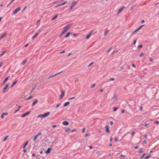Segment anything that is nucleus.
<instances>
[{"instance_id":"nucleus-1","label":"nucleus","mask_w":159,"mask_h":159,"mask_svg":"<svg viewBox=\"0 0 159 159\" xmlns=\"http://www.w3.org/2000/svg\"><path fill=\"white\" fill-rule=\"evenodd\" d=\"M78 3V1H72L69 7V10L71 11L75 9Z\"/></svg>"},{"instance_id":"nucleus-2","label":"nucleus","mask_w":159,"mask_h":159,"mask_svg":"<svg viewBox=\"0 0 159 159\" xmlns=\"http://www.w3.org/2000/svg\"><path fill=\"white\" fill-rule=\"evenodd\" d=\"M71 25V24H68L64 27L63 28V30L62 32L60 34V36H61L64 34L66 33L69 30L70 26Z\"/></svg>"},{"instance_id":"nucleus-3","label":"nucleus","mask_w":159,"mask_h":159,"mask_svg":"<svg viewBox=\"0 0 159 159\" xmlns=\"http://www.w3.org/2000/svg\"><path fill=\"white\" fill-rule=\"evenodd\" d=\"M50 113L49 112H47L43 114H40L38 116V118H44L47 117L50 115Z\"/></svg>"},{"instance_id":"nucleus-4","label":"nucleus","mask_w":159,"mask_h":159,"mask_svg":"<svg viewBox=\"0 0 159 159\" xmlns=\"http://www.w3.org/2000/svg\"><path fill=\"white\" fill-rule=\"evenodd\" d=\"M144 25H142L139 27L135 31H134L132 32V34L133 35H134L135 34L137 31H138Z\"/></svg>"},{"instance_id":"nucleus-5","label":"nucleus","mask_w":159,"mask_h":159,"mask_svg":"<svg viewBox=\"0 0 159 159\" xmlns=\"http://www.w3.org/2000/svg\"><path fill=\"white\" fill-rule=\"evenodd\" d=\"M9 85V84H7L5 87L3 88L2 93H6L7 92V89H8V86Z\"/></svg>"},{"instance_id":"nucleus-6","label":"nucleus","mask_w":159,"mask_h":159,"mask_svg":"<svg viewBox=\"0 0 159 159\" xmlns=\"http://www.w3.org/2000/svg\"><path fill=\"white\" fill-rule=\"evenodd\" d=\"M20 9L21 8L20 7H19L13 11L12 12L13 15H16L19 11L20 10Z\"/></svg>"},{"instance_id":"nucleus-7","label":"nucleus","mask_w":159,"mask_h":159,"mask_svg":"<svg viewBox=\"0 0 159 159\" xmlns=\"http://www.w3.org/2000/svg\"><path fill=\"white\" fill-rule=\"evenodd\" d=\"M51 148H48L46 151H45V153L47 154H48L51 152Z\"/></svg>"},{"instance_id":"nucleus-8","label":"nucleus","mask_w":159,"mask_h":159,"mask_svg":"<svg viewBox=\"0 0 159 159\" xmlns=\"http://www.w3.org/2000/svg\"><path fill=\"white\" fill-rule=\"evenodd\" d=\"M61 94L60 95V99H61L64 96L65 92L64 91H61Z\"/></svg>"},{"instance_id":"nucleus-9","label":"nucleus","mask_w":159,"mask_h":159,"mask_svg":"<svg viewBox=\"0 0 159 159\" xmlns=\"http://www.w3.org/2000/svg\"><path fill=\"white\" fill-rule=\"evenodd\" d=\"M105 128L106 133L108 134H109L110 133V131L108 126L107 125L106 126Z\"/></svg>"},{"instance_id":"nucleus-10","label":"nucleus","mask_w":159,"mask_h":159,"mask_svg":"<svg viewBox=\"0 0 159 159\" xmlns=\"http://www.w3.org/2000/svg\"><path fill=\"white\" fill-rule=\"evenodd\" d=\"M124 8V7H122V8H121L120 9H119L117 11V15H118L121 12H122V11H123Z\"/></svg>"},{"instance_id":"nucleus-11","label":"nucleus","mask_w":159,"mask_h":159,"mask_svg":"<svg viewBox=\"0 0 159 159\" xmlns=\"http://www.w3.org/2000/svg\"><path fill=\"white\" fill-rule=\"evenodd\" d=\"M62 123L63 125L65 126L68 125L69 124V122L67 121L66 120L63 121Z\"/></svg>"},{"instance_id":"nucleus-12","label":"nucleus","mask_w":159,"mask_h":159,"mask_svg":"<svg viewBox=\"0 0 159 159\" xmlns=\"http://www.w3.org/2000/svg\"><path fill=\"white\" fill-rule=\"evenodd\" d=\"M92 32H91L89 33L85 37L86 39H88L92 34Z\"/></svg>"},{"instance_id":"nucleus-13","label":"nucleus","mask_w":159,"mask_h":159,"mask_svg":"<svg viewBox=\"0 0 159 159\" xmlns=\"http://www.w3.org/2000/svg\"><path fill=\"white\" fill-rule=\"evenodd\" d=\"M30 113V112L29 111H28V112L22 114L21 116L23 117H25L26 116L29 115Z\"/></svg>"},{"instance_id":"nucleus-14","label":"nucleus","mask_w":159,"mask_h":159,"mask_svg":"<svg viewBox=\"0 0 159 159\" xmlns=\"http://www.w3.org/2000/svg\"><path fill=\"white\" fill-rule=\"evenodd\" d=\"M118 98V96L116 95H114L112 98V99L114 101H116L117 100Z\"/></svg>"},{"instance_id":"nucleus-15","label":"nucleus","mask_w":159,"mask_h":159,"mask_svg":"<svg viewBox=\"0 0 159 159\" xmlns=\"http://www.w3.org/2000/svg\"><path fill=\"white\" fill-rule=\"evenodd\" d=\"M61 73V72H60L57 73V74H56L53 75H51L48 78L49 79V78H51L52 77H54V76H56V75L59 74Z\"/></svg>"},{"instance_id":"nucleus-16","label":"nucleus","mask_w":159,"mask_h":159,"mask_svg":"<svg viewBox=\"0 0 159 159\" xmlns=\"http://www.w3.org/2000/svg\"><path fill=\"white\" fill-rule=\"evenodd\" d=\"M67 2L66 1H65L63 3H62V4H60L58 6H56L55 7H59V6H63Z\"/></svg>"},{"instance_id":"nucleus-17","label":"nucleus","mask_w":159,"mask_h":159,"mask_svg":"<svg viewBox=\"0 0 159 159\" xmlns=\"http://www.w3.org/2000/svg\"><path fill=\"white\" fill-rule=\"evenodd\" d=\"M38 35V33H35V34L32 37V39H34Z\"/></svg>"},{"instance_id":"nucleus-18","label":"nucleus","mask_w":159,"mask_h":159,"mask_svg":"<svg viewBox=\"0 0 159 159\" xmlns=\"http://www.w3.org/2000/svg\"><path fill=\"white\" fill-rule=\"evenodd\" d=\"M40 21V20H38L36 22V25H37L38 27L39 26V25Z\"/></svg>"},{"instance_id":"nucleus-19","label":"nucleus","mask_w":159,"mask_h":159,"mask_svg":"<svg viewBox=\"0 0 159 159\" xmlns=\"http://www.w3.org/2000/svg\"><path fill=\"white\" fill-rule=\"evenodd\" d=\"M70 104V102H66L64 104V107H66L68 106Z\"/></svg>"},{"instance_id":"nucleus-20","label":"nucleus","mask_w":159,"mask_h":159,"mask_svg":"<svg viewBox=\"0 0 159 159\" xmlns=\"http://www.w3.org/2000/svg\"><path fill=\"white\" fill-rule=\"evenodd\" d=\"M70 34H71V33L70 32H68V33L65 36V38H68V37H69V36H70Z\"/></svg>"},{"instance_id":"nucleus-21","label":"nucleus","mask_w":159,"mask_h":159,"mask_svg":"<svg viewBox=\"0 0 159 159\" xmlns=\"http://www.w3.org/2000/svg\"><path fill=\"white\" fill-rule=\"evenodd\" d=\"M9 79V77H6L4 80L3 82V84H4L5 83V82L7 81V80L8 79Z\"/></svg>"},{"instance_id":"nucleus-22","label":"nucleus","mask_w":159,"mask_h":159,"mask_svg":"<svg viewBox=\"0 0 159 159\" xmlns=\"http://www.w3.org/2000/svg\"><path fill=\"white\" fill-rule=\"evenodd\" d=\"M38 101V100L37 99H36L35 101L33 102V103L32 104V105L33 106H34V105H35L37 103Z\"/></svg>"},{"instance_id":"nucleus-23","label":"nucleus","mask_w":159,"mask_h":159,"mask_svg":"<svg viewBox=\"0 0 159 159\" xmlns=\"http://www.w3.org/2000/svg\"><path fill=\"white\" fill-rule=\"evenodd\" d=\"M96 154L97 155H100L101 154V152L100 151H97L96 152Z\"/></svg>"},{"instance_id":"nucleus-24","label":"nucleus","mask_w":159,"mask_h":159,"mask_svg":"<svg viewBox=\"0 0 159 159\" xmlns=\"http://www.w3.org/2000/svg\"><path fill=\"white\" fill-rule=\"evenodd\" d=\"M80 35V34L79 33L76 34L74 33L73 34V35L74 37H76Z\"/></svg>"},{"instance_id":"nucleus-25","label":"nucleus","mask_w":159,"mask_h":159,"mask_svg":"<svg viewBox=\"0 0 159 159\" xmlns=\"http://www.w3.org/2000/svg\"><path fill=\"white\" fill-rule=\"evenodd\" d=\"M70 131V129L69 128H67L65 129V132H68Z\"/></svg>"},{"instance_id":"nucleus-26","label":"nucleus","mask_w":159,"mask_h":159,"mask_svg":"<svg viewBox=\"0 0 159 159\" xmlns=\"http://www.w3.org/2000/svg\"><path fill=\"white\" fill-rule=\"evenodd\" d=\"M112 47L111 46L110 47L109 49H108V50L107 51V53H108L110 51V50H111V49L112 48Z\"/></svg>"},{"instance_id":"nucleus-27","label":"nucleus","mask_w":159,"mask_h":159,"mask_svg":"<svg viewBox=\"0 0 159 159\" xmlns=\"http://www.w3.org/2000/svg\"><path fill=\"white\" fill-rule=\"evenodd\" d=\"M17 82V81L16 80L14 81V82L11 85V87H12L14 85H15L16 83Z\"/></svg>"},{"instance_id":"nucleus-28","label":"nucleus","mask_w":159,"mask_h":159,"mask_svg":"<svg viewBox=\"0 0 159 159\" xmlns=\"http://www.w3.org/2000/svg\"><path fill=\"white\" fill-rule=\"evenodd\" d=\"M28 142V141H27L25 143V144L23 147V148L24 149L25 148V146L27 145Z\"/></svg>"},{"instance_id":"nucleus-29","label":"nucleus","mask_w":159,"mask_h":159,"mask_svg":"<svg viewBox=\"0 0 159 159\" xmlns=\"http://www.w3.org/2000/svg\"><path fill=\"white\" fill-rule=\"evenodd\" d=\"M58 16L57 15H55V16L53 17L52 19V20H55V19H56L57 17Z\"/></svg>"},{"instance_id":"nucleus-30","label":"nucleus","mask_w":159,"mask_h":159,"mask_svg":"<svg viewBox=\"0 0 159 159\" xmlns=\"http://www.w3.org/2000/svg\"><path fill=\"white\" fill-rule=\"evenodd\" d=\"M27 61L26 60H24V61H23L22 63H21V64L22 65H24V64H25L26 62Z\"/></svg>"},{"instance_id":"nucleus-31","label":"nucleus","mask_w":159,"mask_h":159,"mask_svg":"<svg viewBox=\"0 0 159 159\" xmlns=\"http://www.w3.org/2000/svg\"><path fill=\"white\" fill-rule=\"evenodd\" d=\"M38 136L36 135L34 137V139H33V140L34 141H35L36 140V139H37V138H38Z\"/></svg>"},{"instance_id":"nucleus-32","label":"nucleus","mask_w":159,"mask_h":159,"mask_svg":"<svg viewBox=\"0 0 159 159\" xmlns=\"http://www.w3.org/2000/svg\"><path fill=\"white\" fill-rule=\"evenodd\" d=\"M6 35V34H4V35H2L0 37V39H2V38H4Z\"/></svg>"},{"instance_id":"nucleus-33","label":"nucleus","mask_w":159,"mask_h":159,"mask_svg":"<svg viewBox=\"0 0 159 159\" xmlns=\"http://www.w3.org/2000/svg\"><path fill=\"white\" fill-rule=\"evenodd\" d=\"M144 55V53L143 52H142L139 54V57H142Z\"/></svg>"},{"instance_id":"nucleus-34","label":"nucleus","mask_w":159,"mask_h":159,"mask_svg":"<svg viewBox=\"0 0 159 159\" xmlns=\"http://www.w3.org/2000/svg\"><path fill=\"white\" fill-rule=\"evenodd\" d=\"M42 134V133L41 132H39L36 135H37L38 137L39 136L41 135Z\"/></svg>"},{"instance_id":"nucleus-35","label":"nucleus","mask_w":159,"mask_h":159,"mask_svg":"<svg viewBox=\"0 0 159 159\" xmlns=\"http://www.w3.org/2000/svg\"><path fill=\"white\" fill-rule=\"evenodd\" d=\"M33 97V96H30V97H29V98H27L26 99V100H29V99H30L31 98H32Z\"/></svg>"},{"instance_id":"nucleus-36","label":"nucleus","mask_w":159,"mask_h":159,"mask_svg":"<svg viewBox=\"0 0 159 159\" xmlns=\"http://www.w3.org/2000/svg\"><path fill=\"white\" fill-rule=\"evenodd\" d=\"M150 157V155H149L146 157L145 159H148Z\"/></svg>"},{"instance_id":"nucleus-37","label":"nucleus","mask_w":159,"mask_h":159,"mask_svg":"<svg viewBox=\"0 0 159 159\" xmlns=\"http://www.w3.org/2000/svg\"><path fill=\"white\" fill-rule=\"evenodd\" d=\"M7 137H8V136H6L5 138L3 139V141H5L7 140Z\"/></svg>"},{"instance_id":"nucleus-38","label":"nucleus","mask_w":159,"mask_h":159,"mask_svg":"<svg viewBox=\"0 0 159 159\" xmlns=\"http://www.w3.org/2000/svg\"><path fill=\"white\" fill-rule=\"evenodd\" d=\"M61 105V104H58L57 105H56V107L57 108V107H59Z\"/></svg>"},{"instance_id":"nucleus-39","label":"nucleus","mask_w":159,"mask_h":159,"mask_svg":"<svg viewBox=\"0 0 159 159\" xmlns=\"http://www.w3.org/2000/svg\"><path fill=\"white\" fill-rule=\"evenodd\" d=\"M2 114L4 116V115L7 116L8 115V113H3Z\"/></svg>"},{"instance_id":"nucleus-40","label":"nucleus","mask_w":159,"mask_h":159,"mask_svg":"<svg viewBox=\"0 0 159 159\" xmlns=\"http://www.w3.org/2000/svg\"><path fill=\"white\" fill-rule=\"evenodd\" d=\"M117 109V108L116 107H115V108H114V109H113L114 111H116Z\"/></svg>"},{"instance_id":"nucleus-41","label":"nucleus","mask_w":159,"mask_h":159,"mask_svg":"<svg viewBox=\"0 0 159 159\" xmlns=\"http://www.w3.org/2000/svg\"><path fill=\"white\" fill-rule=\"evenodd\" d=\"M110 124L111 125H112L113 124V123L112 121H111L110 122Z\"/></svg>"},{"instance_id":"nucleus-42","label":"nucleus","mask_w":159,"mask_h":159,"mask_svg":"<svg viewBox=\"0 0 159 159\" xmlns=\"http://www.w3.org/2000/svg\"><path fill=\"white\" fill-rule=\"evenodd\" d=\"M93 62H91V63L89 65H88V67H90L93 64Z\"/></svg>"},{"instance_id":"nucleus-43","label":"nucleus","mask_w":159,"mask_h":159,"mask_svg":"<svg viewBox=\"0 0 159 159\" xmlns=\"http://www.w3.org/2000/svg\"><path fill=\"white\" fill-rule=\"evenodd\" d=\"M134 134H135V132H133L131 134L132 136H133L134 135Z\"/></svg>"},{"instance_id":"nucleus-44","label":"nucleus","mask_w":159,"mask_h":159,"mask_svg":"<svg viewBox=\"0 0 159 159\" xmlns=\"http://www.w3.org/2000/svg\"><path fill=\"white\" fill-rule=\"evenodd\" d=\"M26 6L25 7H24V8H23L22 12H23L26 9Z\"/></svg>"},{"instance_id":"nucleus-45","label":"nucleus","mask_w":159,"mask_h":159,"mask_svg":"<svg viewBox=\"0 0 159 159\" xmlns=\"http://www.w3.org/2000/svg\"><path fill=\"white\" fill-rule=\"evenodd\" d=\"M136 40H134V41L133 43V44H134V45L135 44H136Z\"/></svg>"},{"instance_id":"nucleus-46","label":"nucleus","mask_w":159,"mask_h":159,"mask_svg":"<svg viewBox=\"0 0 159 159\" xmlns=\"http://www.w3.org/2000/svg\"><path fill=\"white\" fill-rule=\"evenodd\" d=\"M95 86V84H93L91 86V88H93Z\"/></svg>"},{"instance_id":"nucleus-47","label":"nucleus","mask_w":159,"mask_h":159,"mask_svg":"<svg viewBox=\"0 0 159 159\" xmlns=\"http://www.w3.org/2000/svg\"><path fill=\"white\" fill-rule=\"evenodd\" d=\"M110 81H113L114 80V79L113 78H111L110 79Z\"/></svg>"},{"instance_id":"nucleus-48","label":"nucleus","mask_w":159,"mask_h":159,"mask_svg":"<svg viewBox=\"0 0 159 159\" xmlns=\"http://www.w3.org/2000/svg\"><path fill=\"white\" fill-rule=\"evenodd\" d=\"M4 116L2 114L1 116V117L2 119H3L4 118Z\"/></svg>"},{"instance_id":"nucleus-49","label":"nucleus","mask_w":159,"mask_h":159,"mask_svg":"<svg viewBox=\"0 0 159 159\" xmlns=\"http://www.w3.org/2000/svg\"><path fill=\"white\" fill-rule=\"evenodd\" d=\"M142 47V45H139L138 46V48H141Z\"/></svg>"},{"instance_id":"nucleus-50","label":"nucleus","mask_w":159,"mask_h":159,"mask_svg":"<svg viewBox=\"0 0 159 159\" xmlns=\"http://www.w3.org/2000/svg\"><path fill=\"white\" fill-rule=\"evenodd\" d=\"M149 60H150V61H151V62H152V61H153V60H152V59L151 58H150V59H149Z\"/></svg>"},{"instance_id":"nucleus-51","label":"nucleus","mask_w":159,"mask_h":159,"mask_svg":"<svg viewBox=\"0 0 159 159\" xmlns=\"http://www.w3.org/2000/svg\"><path fill=\"white\" fill-rule=\"evenodd\" d=\"M143 152V151L142 150H141L139 151V152L140 153H142Z\"/></svg>"},{"instance_id":"nucleus-52","label":"nucleus","mask_w":159,"mask_h":159,"mask_svg":"<svg viewBox=\"0 0 159 159\" xmlns=\"http://www.w3.org/2000/svg\"><path fill=\"white\" fill-rule=\"evenodd\" d=\"M5 52H3L0 55V56H2L4 53Z\"/></svg>"},{"instance_id":"nucleus-53","label":"nucleus","mask_w":159,"mask_h":159,"mask_svg":"<svg viewBox=\"0 0 159 159\" xmlns=\"http://www.w3.org/2000/svg\"><path fill=\"white\" fill-rule=\"evenodd\" d=\"M107 34V32H106L105 33H104V36H106Z\"/></svg>"},{"instance_id":"nucleus-54","label":"nucleus","mask_w":159,"mask_h":159,"mask_svg":"<svg viewBox=\"0 0 159 159\" xmlns=\"http://www.w3.org/2000/svg\"><path fill=\"white\" fill-rule=\"evenodd\" d=\"M132 66L134 68H135V65L134 64H132Z\"/></svg>"},{"instance_id":"nucleus-55","label":"nucleus","mask_w":159,"mask_h":159,"mask_svg":"<svg viewBox=\"0 0 159 159\" xmlns=\"http://www.w3.org/2000/svg\"><path fill=\"white\" fill-rule=\"evenodd\" d=\"M155 123H156V124L157 125L159 123V121H155Z\"/></svg>"},{"instance_id":"nucleus-56","label":"nucleus","mask_w":159,"mask_h":159,"mask_svg":"<svg viewBox=\"0 0 159 159\" xmlns=\"http://www.w3.org/2000/svg\"><path fill=\"white\" fill-rule=\"evenodd\" d=\"M2 62H0V67H1L2 66Z\"/></svg>"},{"instance_id":"nucleus-57","label":"nucleus","mask_w":159,"mask_h":159,"mask_svg":"<svg viewBox=\"0 0 159 159\" xmlns=\"http://www.w3.org/2000/svg\"><path fill=\"white\" fill-rule=\"evenodd\" d=\"M76 129H74V130H73L71 131V132H74L75 131H76Z\"/></svg>"},{"instance_id":"nucleus-58","label":"nucleus","mask_w":159,"mask_h":159,"mask_svg":"<svg viewBox=\"0 0 159 159\" xmlns=\"http://www.w3.org/2000/svg\"><path fill=\"white\" fill-rule=\"evenodd\" d=\"M144 136L145 138H146L147 137V134H145Z\"/></svg>"},{"instance_id":"nucleus-59","label":"nucleus","mask_w":159,"mask_h":159,"mask_svg":"<svg viewBox=\"0 0 159 159\" xmlns=\"http://www.w3.org/2000/svg\"><path fill=\"white\" fill-rule=\"evenodd\" d=\"M35 154L34 153H33L32 155V156L33 157H35Z\"/></svg>"},{"instance_id":"nucleus-60","label":"nucleus","mask_w":159,"mask_h":159,"mask_svg":"<svg viewBox=\"0 0 159 159\" xmlns=\"http://www.w3.org/2000/svg\"><path fill=\"white\" fill-rule=\"evenodd\" d=\"M125 110H122V111H121V112H122V113H124V112H125Z\"/></svg>"},{"instance_id":"nucleus-61","label":"nucleus","mask_w":159,"mask_h":159,"mask_svg":"<svg viewBox=\"0 0 159 159\" xmlns=\"http://www.w3.org/2000/svg\"><path fill=\"white\" fill-rule=\"evenodd\" d=\"M103 91V90L102 89H101L100 90V92H102Z\"/></svg>"},{"instance_id":"nucleus-62","label":"nucleus","mask_w":159,"mask_h":159,"mask_svg":"<svg viewBox=\"0 0 159 159\" xmlns=\"http://www.w3.org/2000/svg\"><path fill=\"white\" fill-rule=\"evenodd\" d=\"M89 148L90 149H92L93 148V147L92 146H89Z\"/></svg>"},{"instance_id":"nucleus-63","label":"nucleus","mask_w":159,"mask_h":159,"mask_svg":"<svg viewBox=\"0 0 159 159\" xmlns=\"http://www.w3.org/2000/svg\"><path fill=\"white\" fill-rule=\"evenodd\" d=\"M85 131V128H84L83 130V131H82L83 133H84V132Z\"/></svg>"},{"instance_id":"nucleus-64","label":"nucleus","mask_w":159,"mask_h":159,"mask_svg":"<svg viewBox=\"0 0 159 159\" xmlns=\"http://www.w3.org/2000/svg\"><path fill=\"white\" fill-rule=\"evenodd\" d=\"M57 126V125H53L52 126V127L53 128Z\"/></svg>"}]
</instances>
